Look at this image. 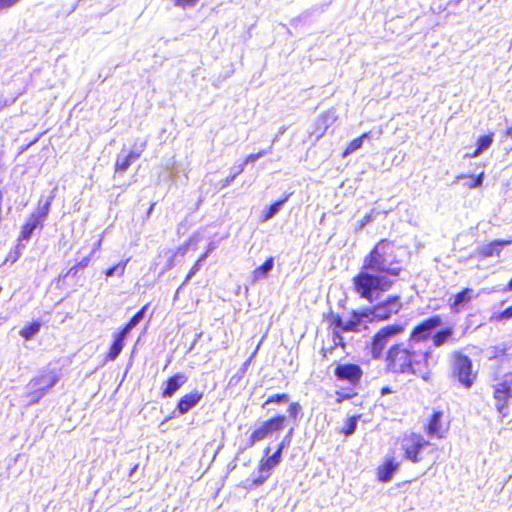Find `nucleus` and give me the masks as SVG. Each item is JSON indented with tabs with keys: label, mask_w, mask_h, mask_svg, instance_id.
Listing matches in <instances>:
<instances>
[{
	"label": "nucleus",
	"mask_w": 512,
	"mask_h": 512,
	"mask_svg": "<svg viewBox=\"0 0 512 512\" xmlns=\"http://www.w3.org/2000/svg\"><path fill=\"white\" fill-rule=\"evenodd\" d=\"M370 135H371L370 132H366V133H363L360 137L352 140L349 143V145L347 146V148L344 150L342 156L347 157L348 155L359 150L363 146L364 140L369 139Z\"/></svg>",
	"instance_id": "nucleus-25"
},
{
	"label": "nucleus",
	"mask_w": 512,
	"mask_h": 512,
	"mask_svg": "<svg viewBox=\"0 0 512 512\" xmlns=\"http://www.w3.org/2000/svg\"><path fill=\"white\" fill-rule=\"evenodd\" d=\"M245 169V163H242L238 166H234L231 170H232V174L231 175H235V178L241 174Z\"/></svg>",
	"instance_id": "nucleus-46"
},
{
	"label": "nucleus",
	"mask_w": 512,
	"mask_h": 512,
	"mask_svg": "<svg viewBox=\"0 0 512 512\" xmlns=\"http://www.w3.org/2000/svg\"><path fill=\"white\" fill-rule=\"evenodd\" d=\"M334 374L338 380L347 381L354 385L361 379L362 370L356 364H339L335 368Z\"/></svg>",
	"instance_id": "nucleus-12"
},
{
	"label": "nucleus",
	"mask_w": 512,
	"mask_h": 512,
	"mask_svg": "<svg viewBox=\"0 0 512 512\" xmlns=\"http://www.w3.org/2000/svg\"><path fill=\"white\" fill-rule=\"evenodd\" d=\"M443 413L441 411H435L426 427V432L430 437H437L442 438L441 433V419H442Z\"/></svg>",
	"instance_id": "nucleus-20"
},
{
	"label": "nucleus",
	"mask_w": 512,
	"mask_h": 512,
	"mask_svg": "<svg viewBox=\"0 0 512 512\" xmlns=\"http://www.w3.org/2000/svg\"><path fill=\"white\" fill-rule=\"evenodd\" d=\"M477 296L478 295L474 293L473 289H463L461 292L455 295L454 300L450 304L452 312H460L473 298Z\"/></svg>",
	"instance_id": "nucleus-15"
},
{
	"label": "nucleus",
	"mask_w": 512,
	"mask_h": 512,
	"mask_svg": "<svg viewBox=\"0 0 512 512\" xmlns=\"http://www.w3.org/2000/svg\"><path fill=\"white\" fill-rule=\"evenodd\" d=\"M273 150V146L271 145L268 149L261 150L259 153H263V156L271 153Z\"/></svg>",
	"instance_id": "nucleus-53"
},
{
	"label": "nucleus",
	"mask_w": 512,
	"mask_h": 512,
	"mask_svg": "<svg viewBox=\"0 0 512 512\" xmlns=\"http://www.w3.org/2000/svg\"><path fill=\"white\" fill-rule=\"evenodd\" d=\"M506 136L512 138V126L507 129Z\"/></svg>",
	"instance_id": "nucleus-55"
},
{
	"label": "nucleus",
	"mask_w": 512,
	"mask_h": 512,
	"mask_svg": "<svg viewBox=\"0 0 512 512\" xmlns=\"http://www.w3.org/2000/svg\"><path fill=\"white\" fill-rule=\"evenodd\" d=\"M41 223V221H39L36 217L31 215L26 224L22 226L20 234L21 240H25L26 242L29 241L33 232Z\"/></svg>",
	"instance_id": "nucleus-24"
},
{
	"label": "nucleus",
	"mask_w": 512,
	"mask_h": 512,
	"mask_svg": "<svg viewBox=\"0 0 512 512\" xmlns=\"http://www.w3.org/2000/svg\"><path fill=\"white\" fill-rule=\"evenodd\" d=\"M20 252L19 251H11L7 257V261H11V262H15L18 260V258L20 257Z\"/></svg>",
	"instance_id": "nucleus-47"
},
{
	"label": "nucleus",
	"mask_w": 512,
	"mask_h": 512,
	"mask_svg": "<svg viewBox=\"0 0 512 512\" xmlns=\"http://www.w3.org/2000/svg\"><path fill=\"white\" fill-rule=\"evenodd\" d=\"M508 244H510V241L496 240V241H493L489 244L482 246L479 249V253L485 258L494 256V255L498 256L500 254L503 246L508 245Z\"/></svg>",
	"instance_id": "nucleus-22"
},
{
	"label": "nucleus",
	"mask_w": 512,
	"mask_h": 512,
	"mask_svg": "<svg viewBox=\"0 0 512 512\" xmlns=\"http://www.w3.org/2000/svg\"><path fill=\"white\" fill-rule=\"evenodd\" d=\"M391 390L389 387H383L382 390H381V393L384 395V394H387V393H390Z\"/></svg>",
	"instance_id": "nucleus-54"
},
{
	"label": "nucleus",
	"mask_w": 512,
	"mask_h": 512,
	"mask_svg": "<svg viewBox=\"0 0 512 512\" xmlns=\"http://www.w3.org/2000/svg\"><path fill=\"white\" fill-rule=\"evenodd\" d=\"M493 143V134L483 135L477 141L476 150L469 155L470 157H478L484 151H486Z\"/></svg>",
	"instance_id": "nucleus-27"
},
{
	"label": "nucleus",
	"mask_w": 512,
	"mask_h": 512,
	"mask_svg": "<svg viewBox=\"0 0 512 512\" xmlns=\"http://www.w3.org/2000/svg\"><path fill=\"white\" fill-rule=\"evenodd\" d=\"M512 397V375H505L494 387L495 406L502 417L508 415L507 401Z\"/></svg>",
	"instance_id": "nucleus-11"
},
{
	"label": "nucleus",
	"mask_w": 512,
	"mask_h": 512,
	"mask_svg": "<svg viewBox=\"0 0 512 512\" xmlns=\"http://www.w3.org/2000/svg\"><path fill=\"white\" fill-rule=\"evenodd\" d=\"M235 175H230L222 182V188L228 187L234 181Z\"/></svg>",
	"instance_id": "nucleus-49"
},
{
	"label": "nucleus",
	"mask_w": 512,
	"mask_h": 512,
	"mask_svg": "<svg viewBox=\"0 0 512 512\" xmlns=\"http://www.w3.org/2000/svg\"><path fill=\"white\" fill-rule=\"evenodd\" d=\"M398 468L399 463L395 462L393 458L386 459L385 462L379 466L377 470L379 481L383 483L389 482Z\"/></svg>",
	"instance_id": "nucleus-18"
},
{
	"label": "nucleus",
	"mask_w": 512,
	"mask_h": 512,
	"mask_svg": "<svg viewBox=\"0 0 512 512\" xmlns=\"http://www.w3.org/2000/svg\"><path fill=\"white\" fill-rule=\"evenodd\" d=\"M274 267V258L269 257L266 261L252 272V282H258L268 277Z\"/></svg>",
	"instance_id": "nucleus-21"
},
{
	"label": "nucleus",
	"mask_w": 512,
	"mask_h": 512,
	"mask_svg": "<svg viewBox=\"0 0 512 512\" xmlns=\"http://www.w3.org/2000/svg\"><path fill=\"white\" fill-rule=\"evenodd\" d=\"M213 249H214V247L212 246V244H210L207 254H208L210 251H212Z\"/></svg>",
	"instance_id": "nucleus-57"
},
{
	"label": "nucleus",
	"mask_w": 512,
	"mask_h": 512,
	"mask_svg": "<svg viewBox=\"0 0 512 512\" xmlns=\"http://www.w3.org/2000/svg\"><path fill=\"white\" fill-rule=\"evenodd\" d=\"M146 309L147 306L141 308L121 330L129 334L144 319Z\"/></svg>",
	"instance_id": "nucleus-31"
},
{
	"label": "nucleus",
	"mask_w": 512,
	"mask_h": 512,
	"mask_svg": "<svg viewBox=\"0 0 512 512\" xmlns=\"http://www.w3.org/2000/svg\"><path fill=\"white\" fill-rule=\"evenodd\" d=\"M90 257H91V254L86 256V257H84V258H82L78 262V264L76 266H74V267H72L70 269L69 273H74L75 274L77 272V268H85V267H87L89 265V263H90Z\"/></svg>",
	"instance_id": "nucleus-41"
},
{
	"label": "nucleus",
	"mask_w": 512,
	"mask_h": 512,
	"mask_svg": "<svg viewBox=\"0 0 512 512\" xmlns=\"http://www.w3.org/2000/svg\"><path fill=\"white\" fill-rule=\"evenodd\" d=\"M262 157H263V153L250 154L249 156H247V158L245 159V161L243 163H245V165L248 163H254Z\"/></svg>",
	"instance_id": "nucleus-45"
},
{
	"label": "nucleus",
	"mask_w": 512,
	"mask_h": 512,
	"mask_svg": "<svg viewBox=\"0 0 512 512\" xmlns=\"http://www.w3.org/2000/svg\"><path fill=\"white\" fill-rule=\"evenodd\" d=\"M101 244H102V239H99V240L94 244V247H93V249H92L91 255H92L95 251H97V250H99V249H100Z\"/></svg>",
	"instance_id": "nucleus-51"
},
{
	"label": "nucleus",
	"mask_w": 512,
	"mask_h": 512,
	"mask_svg": "<svg viewBox=\"0 0 512 512\" xmlns=\"http://www.w3.org/2000/svg\"><path fill=\"white\" fill-rule=\"evenodd\" d=\"M340 332H341V330L334 328V331H333V343H334L335 346L344 347L345 346L344 339H343V337H342Z\"/></svg>",
	"instance_id": "nucleus-42"
},
{
	"label": "nucleus",
	"mask_w": 512,
	"mask_h": 512,
	"mask_svg": "<svg viewBox=\"0 0 512 512\" xmlns=\"http://www.w3.org/2000/svg\"><path fill=\"white\" fill-rule=\"evenodd\" d=\"M357 424H358L357 416H352V417L348 418L344 427L342 428V432L347 436L352 435L356 431Z\"/></svg>",
	"instance_id": "nucleus-36"
},
{
	"label": "nucleus",
	"mask_w": 512,
	"mask_h": 512,
	"mask_svg": "<svg viewBox=\"0 0 512 512\" xmlns=\"http://www.w3.org/2000/svg\"><path fill=\"white\" fill-rule=\"evenodd\" d=\"M175 6L181 8L194 7L199 2V0H173Z\"/></svg>",
	"instance_id": "nucleus-40"
},
{
	"label": "nucleus",
	"mask_w": 512,
	"mask_h": 512,
	"mask_svg": "<svg viewBox=\"0 0 512 512\" xmlns=\"http://www.w3.org/2000/svg\"><path fill=\"white\" fill-rule=\"evenodd\" d=\"M367 322H371L367 309L352 311L347 318L338 314H332L331 316L332 325L342 332H360L362 327L366 328L365 324Z\"/></svg>",
	"instance_id": "nucleus-3"
},
{
	"label": "nucleus",
	"mask_w": 512,
	"mask_h": 512,
	"mask_svg": "<svg viewBox=\"0 0 512 512\" xmlns=\"http://www.w3.org/2000/svg\"><path fill=\"white\" fill-rule=\"evenodd\" d=\"M24 241H25V240H21V236H19V238H18V243H17V245H16V247H15V251H19V252H20V254H22V251L24 250V248H25V246H26V245H25V243H24Z\"/></svg>",
	"instance_id": "nucleus-48"
},
{
	"label": "nucleus",
	"mask_w": 512,
	"mask_h": 512,
	"mask_svg": "<svg viewBox=\"0 0 512 512\" xmlns=\"http://www.w3.org/2000/svg\"><path fill=\"white\" fill-rule=\"evenodd\" d=\"M289 196H286L285 198L278 200L274 202L272 205H270L267 210L263 213L262 221L266 222L270 219H272L283 207V205L287 202Z\"/></svg>",
	"instance_id": "nucleus-28"
},
{
	"label": "nucleus",
	"mask_w": 512,
	"mask_h": 512,
	"mask_svg": "<svg viewBox=\"0 0 512 512\" xmlns=\"http://www.w3.org/2000/svg\"><path fill=\"white\" fill-rule=\"evenodd\" d=\"M432 351L430 348L422 351L417 347L411 348L403 345H393L387 352L386 368L388 371L397 374H413L428 381L430 377V359Z\"/></svg>",
	"instance_id": "nucleus-2"
},
{
	"label": "nucleus",
	"mask_w": 512,
	"mask_h": 512,
	"mask_svg": "<svg viewBox=\"0 0 512 512\" xmlns=\"http://www.w3.org/2000/svg\"><path fill=\"white\" fill-rule=\"evenodd\" d=\"M503 291L504 292H510L512 291V277H511V280L508 282V284L506 285L505 288H503Z\"/></svg>",
	"instance_id": "nucleus-52"
},
{
	"label": "nucleus",
	"mask_w": 512,
	"mask_h": 512,
	"mask_svg": "<svg viewBox=\"0 0 512 512\" xmlns=\"http://www.w3.org/2000/svg\"><path fill=\"white\" fill-rule=\"evenodd\" d=\"M145 148L146 141L136 143L135 148L129 152H127L125 148H122L116 158L115 175L124 174L129 167L140 158Z\"/></svg>",
	"instance_id": "nucleus-10"
},
{
	"label": "nucleus",
	"mask_w": 512,
	"mask_h": 512,
	"mask_svg": "<svg viewBox=\"0 0 512 512\" xmlns=\"http://www.w3.org/2000/svg\"><path fill=\"white\" fill-rule=\"evenodd\" d=\"M41 326L42 324L40 321H33L29 325L23 327L20 330L19 335L23 337L25 340H31L32 338H34V336H36L39 333Z\"/></svg>",
	"instance_id": "nucleus-26"
},
{
	"label": "nucleus",
	"mask_w": 512,
	"mask_h": 512,
	"mask_svg": "<svg viewBox=\"0 0 512 512\" xmlns=\"http://www.w3.org/2000/svg\"><path fill=\"white\" fill-rule=\"evenodd\" d=\"M275 467H267L265 465V460L262 459L260 461V464H259V470H258V473L259 475L253 479V484L255 486H260L262 485L270 476L271 474V471L274 469Z\"/></svg>",
	"instance_id": "nucleus-29"
},
{
	"label": "nucleus",
	"mask_w": 512,
	"mask_h": 512,
	"mask_svg": "<svg viewBox=\"0 0 512 512\" xmlns=\"http://www.w3.org/2000/svg\"><path fill=\"white\" fill-rule=\"evenodd\" d=\"M188 380L183 373H177L170 377L164 384L162 396L164 398L172 397Z\"/></svg>",
	"instance_id": "nucleus-13"
},
{
	"label": "nucleus",
	"mask_w": 512,
	"mask_h": 512,
	"mask_svg": "<svg viewBox=\"0 0 512 512\" xmlns=\"http://www.w3.org/2000/svg\"><path fill=\"white\" fill-rule=\"evenodd\" d=\"M508 319H512V305L499 313H495L491 317V320L496 322H502Z\"/></svg>",
	"instance_id": "nucleus-37"
},
{
	"label": "nucleus",
	"mask_w": 512,
	"mask_h": 512,
	"mask_svg": "<svg viewBox=\"0 0 512 512\" xmlns=\"http://www.w3.org/2000/svg\"><path fill=\"white\" fill-rule=\"evenodd\" d=\"M441 324L442 318L439 315L432 316L419 323L411 332L409 339L410 347H417L419 342L428 339L432 332L441 326Z\"/></svg>",
	"instance_id": "nucleus-9"
},
{
	"label": "nucleus",
	"mask_w": 512,
	"mask_h": 512,
	"mask_svg": "<svg viewBox=\"0 0 512 512\" xmlns=\"http://www.w3.org/2000/svg\"><path fill=\"white\" fill-rule=\"evenodd\" d=\"M293 433V428L290 429L288 434L282 439V441L279 443L277 450L271 455L268 456L265 460V465L269 467H276L280 462L282 458L283 450L289 446L291 441V436Z\"/></svg>",
	"instance_id": "nucleus-16"
},
{
	"label": "nucleus",
	"mask_w": 512,
	"mask_h": 512,
	"mask_svg": "<svg viewBox=\"0 0 512 512\" xmlns=\"http://www.w3.org/2000/svg\"><path fill=\"white\" fill-rule=\"evenodd\" d=\"M428 446H430L429 441L425 440L423 436L415 433L406 436L402 442L406 459L413 463H418L422 460L421 453Z\"/></svg>",
	"instance_id": "nucleus-7"
},
{
	"label": "nucleus",
	"mask_w": 512,
	"mask_h": 512,
	"mask_svg": "<svg viewBox=\"0 0 512 512\" xmlns=\"http://www.w3.org/2000/svg\"><path fill=\"white\" fill-rule=\"evenodd\" d=\"M285 422V415H277L266 421L256 424L248 440L249 446H254L257 442L264 440L274 432L283 430L285 427Z\"/></svg>",
	"instance_id": "nucleus-6"
},
{
	"label": "nucleus",
	"mask_w": 512,
	"mask_h": 512,
	"mask_svg": "<svg viewBox=\"0 0 512 512\" xmlns=\"http://www.w3.org/2000/svg\"><path fill=\"white\" fill-rule=\"evenodd\" d=\"M50 206L51 199H48L43 205L39 206L38 210L34 212L32 215L36 217L39 221L43 222L48 216Z\"/></svg>",
	"instance_id": "nucleus-35"
},
{
	"label": "nucleus",
	"mask_w": 512,
	"mask_h": 512,
	"mask_svg": "<svg viewBox=\"0 0 512 512\" xmlns=\"http://www.w3.org/2000/svg\"><path fill=\"white\" fill-rule=\"evenodd\" d=\"M453 335H454V330L453 328L451 327H446L444 329H441L439 331H437L433 336H432V342H433V346L434 347H440L442 345H444L445 343H448V342H454L453 341Z\"/></svg>",
	"instance_id": "nucleus-23"
},
{
	"label": "nucleus",
	"mask_w": 512,
	"mask_h": 512,
	"mask_svg": "<svg viewBox=\"0 0 512 512\" xmlns=\"http://www.w3.org/2000/svg\"><path fill=\"white\" fill-rule=\"evenodd\" d=\"M458 179H467V181L464 183V185L470 189L480 187L483 184L484 180V173H480L479 175H471V176H465L461 175L458 177Z\"/></svg>",
	"instance_id": "nucleus-34"
},
{
	"label": "nucleus",
	"mask_w": 512,
	"mask_h": 512,
	"mask_svg": "<svg viewBox=\"0 0 512 512\" xmlns=\"http://www.w3.org/2000/svg\"><path fill=\"white\" fill-rule=\"evenodd\" d=\"M264 453H265V455H266V456H268V455H269V453H270V447H267V448L264 450Z\"/></svg>",
	"instance_id": "nucleus-56"
},
{
	"label": "nucleus",
	"mask_w": 512,
	"mask_h": 512,
	"mask_svg": "<svg viewBox=\"0 0 512 512\" xmlns=\"http://www.w3.org/2000/svg\"><path fill=\"white\" fill-rule=\"evenodd\" d=\"M128 335L129 334H127L123 330H120L118 333L114 334V340L107 354V360L114 361L115 359H117V357L123 350L125 339L127 338Z\"/></svg>",
	"instance_id": "nucleus-19"
},
{
	"label": "nucleus",
	"mask_w": 512,
	"mask_h": 512,
	"mask_svg": "<svg viewBox=\"0 0 512 512\" xmlns=\"http://www.w3.org/2000/svg\"><path fill=\"white\" fill-rule=\"evenodd\" d=\"M289 399V395L286 393L273 394L263 403L262 408L269 410L270 404H286L289 402Z\"/></svg>",
	"instance_id": "nucleus-33"
},
{
	"label": "nucleus",
	"mask_w": 512,
	"mask_h": 512,
	"mask_svg": "<svg viewBox=\"0 0 512 512\" xmlns=\"http://www.w3.org/2000/svg\"><path fill=\"white\" fill-rule=\"evenodd\" d=\"M17 0H0V7H7L14 4Z\"/></svg>",
	"instance_id": "nucleus-50"
},
{
	"label": "nucleus",
	"mask_w": 512,
	"mask_h": 512,
	"mask_svg": "<svg viewBox=\"0 0 512 512\" xmlns=\"http://www.w3.org/2000/svg\"><path fill=\"white\" fill-rule=\"evenodd\" d=\"M402 270L393 244L386 239L380 240L364 257L359 273L354 276V290L361 298L373 303L380 294L393 287Z\"/></svg>",
	"instance_id": "nucleus-1"
},
{
	"label": "nucleus",
	"mask_w": 512,
	"mask_h": 512,
	"mask_svg": "<svg viewBox=\"0 0 512 512\" xmlns=\"http://www.w3.org/2000/svg\"><path fill=\"white\" fill-rule=\"evenodd\" d=\"M58 382V377L56 374L50 372L44 375H41L38 378L31 380L30 387L32 389L41 390L44 393L51 387H53Z\"/></svg>",
	"instance_id": "nucleus-17"
},
{
	"label": "nucleus",
	"mask_w": 512,
	"mask_h": 512,
	"mask_svg": "<svg viewBox=\"0 0 512 512\" xmlns=\"http://www.w3.org/2000/svg\"><path fill=\"white\" fill-rule=\"evenodd\" d=\"M129 261H130V259L128 258V259L120 261L116 265L108 268L104 272L106 277L109 278V277H112V276H115V275H117L118 277L123 276L124 273H125V270H126V266H127Z\"/></svg>",
	"instance_id": "nucleus-32"
},
{
	"label": "nucleus",
	"mask_w": 512,
	"mask_h": 512,
	"mask_svg": "<svg viewBox=\"0 0 512 512\" xmlns=\"http://www.w3.org/2000/svg\"><path fill=\"white\" fill-rule=\"evenodd\" d=\"M203 398V393L197 390L192 391L189 394L184 395L180 398L177 404V410L181 415L186 414L192 408H194Z\"/></svg>",
	"instance_id": "nucleus-14"
},
{
	"label": "nucleus",
	"mask_w": 512,
	"mask_h": 512,
	"mask_svg": "<svg viewBox=\"0 0 512 512\" xmlns=\"http://www.w3.org/2000/svg\"><path fill=\"white\" fill-rule=\"evenodd\" d=\"M453 358V379L457 380L465 388H471L476 378V373L472 370L473 365L471 359L460 352H455Z\"/></svg>",
	"instance_id": "nucleus-4"
},
{
	"label": "nucleus",
	"mask_w": 512,
	"mask_h": 512,
	"mask_svg": "<svg viewBox=\"0 0 512 512\" xmlns=\"http://www.w3.org/2000/svg\"><path fill=\"white\" fill-rule=\"evenodd\" d=\"M44 392L41 391V390H37V389H34L33 392H31L29 394V403L30 404H34V403H37L43 396H44Z\"/></svg>",
	"instance_id": "nucleus-43"
},
{
	"label": "nucleus",
	"mask_w": 512,
	"mask_h": 512,
	"mask_svg": "<svg viewBox=\"0 0 512 512\" xmlns=\"http://www.w3.org/2000/svg\"><path fill=\"white\" fill-rule=\"evenodd\" d=\"M373 212L366 214L361 220L357 222L358 228L363 229L368 223L374 220Z\"/></svg>",
	"instance_id": "nucleus-44"
},
{
	"label": "nucleus",
	"mask_w": 512,
	"mask_h": 512,
	"mask_svg": "<svg viewBox=\"0 0 512 512\" xmlns=\"http://www.w3.org/2000/svg\"><path fill=\"white\" fill-rule=\"evenodd\" d=\"M400 295H392L378 302L376 305L366 308L371 321H384L399 313L402 309Z\"/></svg>",
	"instance_id": "nucleus-5"
},
{
	"label": "nucleus",
	"mask_w": 512,
	"mask_h": 512,
	"mask_svg": "<svg viewBox=\"0 0 512 512\" xmlns=\"http://www.w3.org/2000/svg\"><path fill=\"white\" fill-rule=\"evenodd\" d=\"M302 407L298 402H293L289 405L287 412L291 419L297 420L301 414Z\"/></svg>",
	"instance_id": "nucleus-38"
},
{
	"label": "nucleus",
	"mask_w": 512,
	"mask_h": 512,
	"mask_svg": "<svg viewBox=\"0 0 512 512\" xmlns=\"http://www.w3.org/2000/svg\"><path fill=\"white\" fill-rule=\"evenodd\" d=\"M403 331L401 325H388L375 334L371 343V355L374 359L382 356L384 348L387 346L391 337L400 334Z\"/></svg>",
	"instance_id": "nucleus-8"
},
{
	"label": "nucleus",
	"mask_w": 512,
	"mask_h": 512,
	"mask_svg": "<svg viewBox=\"0 0 512 512\" xmlns=\"http://www.w3.org/2000/svg\"><path fill=\"white\" fill-rule=\"evenodd\" d=\"M275 467H267L265 465V460L262 459L260 461V464H259V470H258V473L259 475L253 479V484L255 486H260L262 485L270 476L271 474V471L274 469Z\"/></svg>",
	"instance_id": "nucleus-30"
},
{
	"label": "nucleus",
	"mask_w": 512,
	"mask_h": 512,
	"mask_svg": "<svg viewBox=\"0 0 512 512\" xmlns=\"http://www.w3.org/2000/svg\"><path fill=\"white\" fill-rule=\"evenodd\" d=\"M207 257V253H205L204 255H202L198 261L193 265V267L190 269L187 277H186V280L185 282L189 281L200 269L201 267V263L206 259Z\"/></svg>",
	"instance_id": "nucleus-39"
}]
</instances>
